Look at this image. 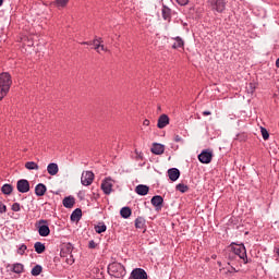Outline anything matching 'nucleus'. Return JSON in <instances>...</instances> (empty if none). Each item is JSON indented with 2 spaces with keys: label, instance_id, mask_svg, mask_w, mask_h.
I'll list each match as a JSON object with an SVG mask.
<instances>
[{
  "label": "nucleus",
  "instance_id": "f257e3e1",
  "mask_svg": "<svg viewBox=\"0 0 279 279\" xmlns=\"http://www.w3.org/2000/svg\"><path fill=\"white\" fill-rule=\"evenodd\" d=\"M235 256H239V258L243 260L244 265H247V263H250V260L247 259V250L243 244H238L236 246L231 245L229 258L233 259Z\"/></svg>",
  "mask_w": 279,
  "mask_h": 279
},
{
  "label": "nucleus",
  "instance_id": "f03ea898",
  "mask_svg": "<svg viewBox=\"0 0 279 279\" xmlns=\"http://www.w3.org/2000/svg\"><path fill=\"white\" fill-rule=\"evenodd\" d=\"M108 274L113 278H123L126 274L125 266L121 263L113 262L108 266Z\"/></svg>",
  "mask_w": 279,
  "mask_h": 279
},
{
  "label": "nucleus",
  "instance_id": "7ed1b4c3",
  "mask_svg": "<svg viewBox=\"0 0 279 279\" xmlns=\"http://www.w3.org/2000/svg\"><path fill=\"white\" fill-rule=\"evenodd\" d=\"M226 0H208L213 12H218L219 14L226 11Z\"/></svg>",
  "mask_w": 279,
  "mask_h": 279
},
{
  "label": "nucleus",
  "instance_id": "20e7f679",
  "mask_svg": "<svg viewBox=\"0 0 279 279\" xmlns=\"http://www.w3.org/2000/svg\"><path fill=\"white\" fill-rule=\"evenodd\" d=\"M38 234L39 236H49L51 229H49V221L41 219L38 221Z\"/></svg>",
  "mask_w": 279,
  "mask_h": 279
},
{
  "label": "nucleus",
  "instance_id": "39448f33",
  "mask_svg": "<svg viewBox=\"0 0 279 279\" xmlns=\"http://www.w3.org/2000/svg\"><path fill=\"white\" fill-rule=\"evenodd\" d=\"M198 160L202 162V165H210V162H213V150H202V153L198 155Z\"/></svg>",
  "mask_w": 279,
  "mask_h": 279
},
{
  "label": "nucleus",
  "instance_id": "423d86ee",
  "mask_svg": "<svg viewBox=\"0 0 279 279\" xmlns=\"http://www.w3.org/2000/svg\"><path fill=\"white\" fill-rule=\"evenodd\" d=\"M95 180V173L93 171H83L81 177V184L83 186H90Z\"/></svg>",
  "mask_w": 279,
  "mask_h": 279
},
{
  "label": "nucleus",
  "instance_id": "0eeeda50",
  "mask_svg": "<svg viewBox=\"0 0 279 279\" xmlns=\"http://www.w3.org/2000/svg\"><path fill=\"white\" fill-rule=\"evenodd\" d=\"M114 186V181L111 178H106L101 183V190L105 195H110L112 193V187Z\"/></svg>",
  "mask_w": 279,
  "mask_h": 279
},
{
  "label": "nucleus",
  "instance_id": "6e6552de",
  "mask_svg": "<svg viewBox=\"0 0 279 279\" xmlns=\"http://www.w3.org/2000/svg\"><path fill=\"white\" fill-rule=\"evenodd\" d=\"M0 85L10 90L12 86V76L8 72H3L0 74Z\"/></svg>",
  "mask_w": 279,
  "mask_h": 279
},
{
  "label": "nucleus",
  "instance_id": "1a4fd4ad",
  "mask_svg": "<svg viewBox=\"0 0 279 279\" xmlns=\"http://www.w3.org/2000/svg\"><path fill=\"white\" fill-rule=\"evenodd\" d=\"M19 193H29V181L27 179H21L16 183Z\"/></svg>",
  "mask_w": 279,
  "mask_h": 279
},
{
  "label": "nucleus",
  "instance_id": "9d476101",
  "mask_svg": "<svg viewBox=\"0 0 279 279\" xmlns=\"http://www.w3.org/2000/svg\"><path fill=\"white\" fill-rule=\"evenodd\" d=\"M150 204L155 206V210L160 211L162 210V204H165V198L160 195H155L150 199Z\"/></svg>",
  "mask_w": 279,
  "mask_h": 279
},
{
  "label": "nucleus",
  "instance_id": "9b49d317",
  "mask_svg": "<svg viewBox=\"0 0 279 279\" xmlns=\"http://www.w3.org/2000/svg\"><path fill=\"white\" fill-rule=\"evenodd\" d=\"M129 279H147V271L143 268H135Z\"/></svg>",
  "mask_w": 279,
  "mask_h": 279
},
{
  "label": "nucleus",
  "instance_id": "f8f14e48",
  "mask_svg": "<svg viewBox=\"0 0 279 279\" xmlns=\"http://www.w3.org/2000/svg\"><path fill=\"white\" fill-rule=\"evenodd\" d=\"M102 43H104V39L95 38L93 41H83L82 45H88L89 47H94L95 51H97V53H100L99 49Z\"/></svg>",
  "mask_w": 279,
  "mask_h": 279
},
{
  "label": "nucleus",
  "instance_id": "ddd939ff",
  "mask_svg": "<svg viewBox=\"0 0 279 279\" xmlns=\"http://www.w3.org/2000/svg\"><path fill=\"white\" fill-rule=\"evenodd\" d=\"M150 151L151 154H155V156H162V154H165V145L154 143Z\"/></svg>",
  "mask_w": 279,
  "mask_h": 279
},
{
  "label": "nucleus",
  "instance_id": "4468645a",
  "mask_svg": "<svg viewBox=\"0 0 279 279\" xmlns=\"http://www.w3.org/2000/svg\"><path fill=\"white\" fill-rule=\"evenodd\" d=\"M167 125H169V116L163 113L158 118L157 128H159V130H163Z\"/></svg>",
  "mask_w": 279,
  "mask_h": 279
},
{
  "label": "nucleus",
  "instance_id": "2eb2a0df",
  "mask_svg": "<svg viewBox=\"0 0 279 279\" xmlns=\"http://www.w3.org/2000/svg\"><path fill=\"white\" fill-rule=\"evenodd\" d=\"M161 16H162L163 21L171 23V9L169 7H167L166 4H162Z\"/></svg>",
  "mask_w": 279,
  "mask_h": 279
},
{
  "label": "nucleus",
  "instance_id": "dca6fc26",
  "mask_svg": "<svg viewBox=\"0 0 279 279\" xmlns=\"http://www.w3.org/2000/svg\"><path fill=\"white\" fill-rule=\"evenodd\" d=\"M168 177L171 182H177L180 179V170L178 168H170L168 170Z\"/></svg>",
  "mask_w": 279,
  "mask_h": 279
},
{
  "label": "nucleus",
  "instance_id": "f3484780",
  "mask_svg": "<svg viewBox=\"0 0 279 279\" xmlns=\"http://www.w3.org/2000/svg\"><path fill=\"white\" fill-rule=\"evenodd\" d=\"M47 193V185H45L44 183H39L35 186V195H37V197H43V195H45Z\"/></svg>",
  "mask_w": 279,
  "mask_h": 279
},
{
  "label": "nucleus",
  "instance_id": "a211bd4d",
  "mask_svg": "<svg viewBox=\"0 0 279 279\" xmlns=\"http://www.w3.org/2000/svg\"><path fill=\"white\" fill-rule=\"evenodd\" d=\"M47 171L49 175H58V171H60V168L58 167V163L51 162L47 166Z\"/></svg>",
  "mask_w": 279,
  "mask_h": 279
},
{
  "label": "nucleus",
  "instance_id": "6ab92c4d",
  "mask_svg": "<svg viewBox=\"0 0 279 279\" xmlns=\"http://www.w3.org/2000/svg\"><path fill=\"white\" fill-rule=\"evenodd\" d=\"M135 193L137 195H142V196H145L147 195V193H149V186L147 185H144V184H140L135 187Z\"/></svg>",
  "mask_w": 279,
  "mask_h": 279
},
{
  "label": "nucleus",
  "instance_id": "aec40b11",
  "mask_svg": "<svg viewBox=\"0 0 279 279\" xmlns=\"http://www.w3.org/2000/svg\"><path fill=\"white\" fill-rule=\"evenodd\" d=\"M62 204H63L64 208H73L75 206V197L66 196L63 198Z\"/></svg>",
  "mask_w": 279,
  "mask_h": 279
},
{
  "label": "nucleus",
  "instance_id": "412c9836",
  "mask_svg": "<svg viewBox=\"0 0 279 279\" xmlns=\"http://www.w3.org/2000/svg\"><path fill=\"white\" fill-rule=\"evenodd\" d=\"M70 219L71 221H80V219H82V209L81 208L74 209L70 216Z\"/></svg>",
  "mask_w": 279,
  "mask_h": 279
},
{
  "label": "nucleus",
  "instance_id": "4be33fe9",
  "mask_svg": "<svg viewBox=\"0 0 279 279\" xmlns=\"http://www.w3.org/2000/svg\"><path fill=\"white\" fill-rule=\"evenodd\" d=\"M120 215L122 219H130L132 217V209L130 207H122Z\"/></svg>",
  "mask_w": 279,
  "mask_h": 279
},
{
  "label": "nucleus",
  "instance_id": "5701e85b",
  "mask_svg": "<svg viewBox=\"0 0 279 279\" xmlns=\"http://www.w3.org/2000/svg\"><path fill=\"white\" fill-rule=\"evenodd\" d=\"M11 271H13V274H23V271H25V266L21 263H15L12 265Z\"/></svg>",
  "mask_w": 279,
  "mask_h": 279
},
{
  "label": "nucleus",
  "instance_id": "b1692460",
  "mask_svg": "<svg viewBox=\"0 0 279 279\" xmlns=\"http://www.w3.org/2000/svg\"><path fill=\"white\" fill-rule=\"evenodd\" d=\"M173 40H175V43L172 45V49H182V47H184V39H182V37L177 36Z\"/></svg>",
  "mask_w": 279,
  "mask_h": 279
},
{
  "label": "nucleus",
  "instance_id": "393cba45",
  "mask_svg": "<svg viewBox=\"0 0 279 279\" xmlns=\"http://www.w3.org/2000/svg\"><path fill=\"white\" fill-rule=\"evenodd\" d=\"M145 223H146V221H145V218H143V217H137L135 219V228L137 230H145Z\"/></svg>",
  "mask_w": 279,
  "mask_h": 279
},
{
  "label": "nucleus",
  "instance_id": "a878e982",
  "mask_svg": "<svg viewBox=\"0 0 279 279\" xmlns=\"http://www.w3.org/2000/svg\"><path fill=\"white\" fill-rule=\"evenodd\" d=\"M1 191L3 195H12V192L14 191V186H12V184L5 183L2 185Z\"/></svg>",
  "mask_w": 279,
  "mask_h": 279
},
{
  "label": "nucleus",
  "instance_id": "bb28decb",
  "mask_svg": "<svg viewBox=\"0 0 279 279\" xmlns=\"http://www.w3.org/2000/svg\"><path fill=\"white\" fill-rule=\"evenodd\" d=\"M25 169H28V171H38L40 167L35 161H27L25 163Z\"/></svg>",
  "mask_w": 279,
  "mask_h": 279
},
{
  "label": "nucleus",
  "instance_id": "cd10ccee",
  "mask_svg": "<svg viewBox=\"0 0 279 279\" xmlns=\"http://www.w3.org/2000/svg\"><path fill=\"white\" fill-rule=\"evenodd\" d=\"M35 247V252H37L38 254H43L46 250L45 244L43 242H36L34 244Z\"/></svg>",
  "mask_w": 279,
  "mask_h": 279
},
{
  "label": "nucleus",
  "instance_id": "c85d7f7f",
  "mask_svg": "<svg viewBox=\"0 0 279 279\" xmlns=\"http://www.w3.org/2000/svg\"><path fill=\"white\" fill-rule=\"evenodd\" d=\"M32 276H40V274H43V266L40 265H36L32 271H31Z\"/></svg>",
  "mask_w": 279,
  "mask_h": 279
},
{
  "label": "nucleus",
  "instance_id": "c756f323",
  "mask_svg": "<svg viewBox=\"0 0 279 279\" xmlns=\"http://www.w3.org/2000/svg\"><path fill=\"white\" fill-rule=\"evenodd\" d=\"M177 191H179L180 193H186V192H189V185H186L184 183H179L177 185Z\"/></svg>",
  "mask_w": 279,
  "mask_h": 279
},
{
  "label": "nucleus",
  "instance_id": "7c9ffc66",
  "mask_svg": "<svg viewBox=\"0 0 279 279\" xmlns=\"http://www.w3.org/2000/svg\"><path fill=\"white\" fill-rule=\"evenodd\" d=\"M95 230H96L97 234H101V233L106 232V230H108V227H106V225L102 223L100 226L99 225L96 226Z\"/></svg>",
  "mask_w": 279,
  "mask_h": 279
},
{
  "label": "nucleus",
  "instance_id": "2f4dec72",
  "mask_svg": "<svg viewBox=\"0 0 279 279\" xmlns=\"http://www.w3.org/2000/svg\"><path fill=\"white\" fill-rule=\"evenodd\" d=\"M8 93H10V89H4L3 85H0V101L3 99V97H5V95H8Z\"/></svg>",
  "mask_w": 279,
  "mask_h": 279
},
{
  "label": "nucleus",
  "instance_id": "473e14b6",
  "mask_svg": "<svg viewBox=\"0 0 279 279\" xmlns=\"http://www.w3.org/2000/svg\"><path fill=\"white\" fill-rule=\"evenodd\" d=\"M260 132H262V136H263L264 141H269V131H267V129L262 126Z\"/></svg>",
  "mask_w": 279,
  "mask_h": 279
},
{
  "label": "nucleus",
  "instance_id": "72a5a7b5",
  "mask_svg": "<svg viewBox=\"0 0 279 279\" xmlns=\"http://www.w3.org/2000/svg\"><path fill=\"white\" fill-rule=\"evenodd\" d=\"M69 3V0H56L58 8H64Z\"/></svg>",
  "mask_w": 279,
  "mask_h": 279
},
{
  "label": "nucleus",
  "instance_id": "f704fd0d",
  "mask_svg": "<svg viewBox=\"0 0 279 279\" xmlns=\"http://www.w3.org/2000/svg\"><path fill=\"white\" fill-rule=\"evenodd\" d=\"M27 251V245L22 244L19 250H17V254H20V256H23V254H25V252Z\"/></svg>",
  "mask_w": 279,
  "mask_h": 279
},
{
  "label": "nucleus",
  "instance_id": "c9c22d12",
  "mask_svg": "<svg viewBox=\"0 0 279 279\" xmlns=\"http://www.w3.org/2000/svg\"><path fill=\"white\" fill-rule=\"evenodd\" d=\"M11 209L13 210V213H20L21 211V204L14 203L12 205Z\"/></svg>",
  "mask_w": 279,
  "mask_h": 279
},
{
  "label": "nucleus",
  "instance_id": "e433bc0d",
  "mask_svg": "<svg viewBox=\"0 0 279 279\" xmlns=\"http://www.w3.org/2000/svg\"><path fill=\"white\" fill-rule=\"evenodd\" d=\"M8 211V207L5 206V204H3V202H0V215H3V213Z\"/></svg>",
  "mask_w": 279,
  "mask_h": 279
},
{
  "label": "nucleus",
  "instance_id": "4c0bfd02",
  "mask_svg": "<svg viewBox=\"0 0 279 279\" xmlns=\"http://www.w3.org/2000/svg\"><path fill=\"white\" fill-rule=\"evenodd\" d=\"M88 247H89V250H95V247H97V243H95L94 240H90L88 243Z\"/></svg>",
  "mask_w": 279,
  "mask_h": 279
},
{
  "label": "nucleus",
  "instance_id": "58836bf2",
  "mask_svg": "<svg viewBox=\"0 0 279 279\" xmlns=\"http://www.w3.org/2000/svg\"><path fill=\"white\" fill-rule=\"evenodd\" d=\"M179 5H189V0H175Z\"/></svg>",
  "mask_w": 279,
  "mask_h": 279
},
{
  "label": "nucleus",
  "instance_id": "ea45409f",
  "mask_svg": "<svg viewBox=\"0 0 279 279\" xmlns=\"http://www.w3.org/2000/svg\"><path fill=\"white\" fill-rule=\"evenodd\" d=\"M174 143H184V140L180 135L174 136Z\"/></svg>",
  "mask_w": 279,
  "mask_h": 279
},
{
  "label": "nucleus",
  "instance_id": "a19ab883",
  "mask_svg": "<svg viewBox=\"0 0 279 279\" xmlns=\"http://www.w3.org/2000/svg\"><path fill=\"white\" fill-rule=\"evenodd\" d=\"M66 250H68V252L71 254V252H73V244L69 243V244L66 245Z\"/></svg>",
  "mask_w": 279,
  "mask_h": 279
},
{
  "label": "nucleus",
  "instance_id": "79ce46f5",
  "mask_svg": "<svg viewBox=\"0 0 279 279\" xmlns=\"http://www.w3.org/2000/svg\"><path fill=\"white\" fill-rule=\"evenodd\" d=\"M236 271L239 270H236V268L234 267H231V269H227V274H232V272L236 274Z\"/></svg>",
  "mask_w": 279,
  "mask_h": 279
},
{
  "label": "nucleus",
  "instance_id": "37998d69",
  "mask_svg": "<svg viewBox=\"0 0 279 279\" xmlns=\"http://www.w3.org/2000/svg\"><path fill=\"white\" fill-rule=\"evenodd\" d=\"M248 86H250V89H248V90H250L251 93H254V90L256 89V87L254 86V84L250 83Z\"/></svg>",
  "mask_w": 279,
  "mask_h": 279
},
{
  "label": "nucleus",
  "instance_id": "c03bdc74",
  "mask_svg": "<svg viewBox=\"0 0 279 279\" xmlns=\"http://www.w3.org/2000/svg\"><path fill=\"white\" fill-rule=\"evenodd\" d=\"M99 51H108V49L102 44H100Z\"/></svg>",
  "mask_w": 279,
  "mask_h": 279
},
{
  "label": "nucleus",
  "instance_id": "a18cd8bd",
  "mask_svg": "<svg viewBox=\"0 0 279 279\" xmlns=\"http://www.w3.org/2000/svg\"><path fill=\"white\" fill-rule=\"evenodd\" d=\"M211 112L210 111H204L203 117H210Z\"/></svg>",
  "mask_w": 279,
  "mask_h": 279
},
{
  "label": "nucleus",
  "instance_id": "49530a36",
  "mask_svg": "<svg viewBox=\"0 0 279 279\" xmlns=\"http://www.w3.org/2000/svg\"><path fill=\"white\" fill-rule=\"evenodd\" d=\"M143 125L148 126L149 125V120L145 119L144 122H143Z\"/></svg>",
  "mask_w": 279,
  "mask_h": 279
},
{
  "label": "nucleus",
  "instance_id": "de8ad7c7",
  "mask_svg": "<svg viewBox=\"0 0 279 279\" xmlns=\"http://www.w3.org/2000/svg\"><path fill=\"white\" fill-rule=\"evenodd\" d=\"M276 66H277V69H279V58L276 61Z\"/></svg>",
  "mask_w": 279,
  "mask_h": 279
},
{
  "label": "nucleus",
  "instance_id": "09e8293b",
  "mask_svg": "<svg viewBox=\"0 0 279 279\" xmlns=\"http://www.w3.org/2000/svg\"><path fill=\"white\" fill-rule=\"evenodd\" d=\"M3 5V0H0V7H2Z\"/></svg>",
  "mask_w": 279,
  "mask_h": 279
},
{
  "label": "nucleus",
  "instance_id": "8fccbe9b",
  "mask_svg": "<svg viewBox=\"0 0 279 279\" xmlns=\"http://www.w3.org/2000/svg\"><path fill=\"white\" fill-rule=\"evenodd\" d=\"M34 45V43H31V46Z\"/></svg>",
  "mask_w": 279,
  "mask_h": 279
}]
</instances>
